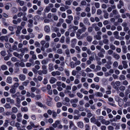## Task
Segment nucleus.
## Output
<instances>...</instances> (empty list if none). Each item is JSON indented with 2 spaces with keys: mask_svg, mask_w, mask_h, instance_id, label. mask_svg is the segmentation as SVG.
<instances>
[{
  "mask_svg": "<svg viewBox=\"0 0 130 130\" xmlns=\"http://www.w3.org/2000/svg\"><path fill=\"white\" fill-rule=\"evenodd\" d=\"M56 105L57 107L60 108L62 106V104L61 102H58L56 103Z\"/></svg>",
  "mask_w": 130,
  "mask_h": 130,
  "instance_id": "nucleus-42",
  "label": "nucleus"
},
{
  "mask_svg": "<svg viewBox=\"0 0 130 130\" xmlns=\"http://www.w3.org/2000/svg\"><path fill=\"white\" fill-rule=\"evenodd\" d=\"M98 55L99 57L102 58H103L104 57V55H103L101 52L99 53L98 54Z\"/></svg>",
  "mask_w": 130,
  "mask_h": 130,
  "instance_id": "nucleus-63",
  "label": "nucleus"
},
{
  "mask_svg": "<svg viewBox=\"0 0 130 130\" xmlns=\"http://www.w3.org/2000/svg\"><path fill=\"white\" fill-rule=\"evenodd\" d=\"M114 15H116V18H118L120 17V15L118 14V12L116 10H113L112 13H111L109 15L110 17H113Z\"/></svg>",
  "mask_w": 130,
  "mask_h": 130,
  "instance_id": "nucleus-2",
  "label": "nucleus"
},
{
  "mask_svg": "<svg viewBox=\"0 0 130 130\" xmlns=\"http://www.w3.org/2000/svg\"><path fill=\"white\" fill-rule=\"evenodd\" d=\"M19 79L22 81L24 80L26 78L25 76L22 74L19 75Z\"/></svg>",
  "mask_w": 130,
  "mask_h": 130,
  "instance_id": "nucleus-11",
  "label": "nucleus"
},
{
  "mask_svg": "<svg viewBox=\"0 0 130 130\" xmlns=\"http://www.w3.org/2000/svg\"><path fill=\"white\" fill-rule=\"evenodd\" d=\"M73 0H68L66 1L65 2V4L68 5H70L71 4V3L73 2Z\"/></svg>",
  "mask_w": 130,
  "mask_h": 130,
  "instance_id": "nucleus-23",
  "label": "nucleus"
},
{
  "mask_svg": "<svg viewBox=\"0 0 130 130\" xmlns=\"http://www.w3.org/2000/svg\"><path fill=\"white\" fill-rule=\"evenodd\" d=\"M77 40L76 39H74L71 40V43L73 44H75L76 43Z\"/></svg>",
  "mask_w": 130,
  "mask_h": 130,
  "instance_id": "nucleus-54",
  "label": "nucleus"
},
{
  "mask_svg": "<svg viewBox=\"0 0 130 130\" xmlns=\"http://www.w3.org/2000/svg\"><path fill=\"white\" fill-rule=\"evenodd\" d=\"M95 95L97 97H102L103 96V94L100 92H98L95 93Z\"/></svg>",
  "mask_w": 130,
  "mask_h": 130,
  "instance_id": "nucleus-22",
  "label": "nucleus"
},
{
  "mask_svg": "<svg viewBox=\"0 0 130 130\" xmlns=\"http://www.w3.org/2000/svg\"><path fill=\"white\" fill-rule=\"evenodd\" d=\"M76 95L79 98H82L83 97V95L79 92H77L76 93Z\"/></svg>",
  "mask_w": 130,
  "mask_h": 130,
  "instance_id": "nucleus-47",
  "label": "nucleus"
},
{
  "mask_svg": "<svg viewBox=\"0 0 130 130\" xmlns=\"http://www.w3.org/2000/svg\"><path fill=\"white\" fill-rule=\"evenodd\" d=\"M87 40L88 42H91L92 40V37L90 36H88L87 37Z\"/></svg>",
  "mask_w": 130,
  "mask_h": 130,
  "instance_id": "nucleus-46",
  "label": "nucleus"
},
{
  "mask_svg": "<svg viewBox=\"0 0 130 130\" xmlns=\"http://www.w3.org/2000/svg\"><path fill=\"white\" fill-rule=\"evenodd\" d=\"M95 5L96 7L97 8H98L100 7V4L99 3H95Z\"/></svg>",
  "mask_w": 130,
  "mask_h": 130,
  "instance_id": "nucleus-62",
  "label": "nucleus"
},
{
  "mask_svg": "<svg viewBox=\"0 0 130 130\" xmlns=\"http://www.w3.org/2000/svg\"><path fill=\"white\" fill-rule=\"evenodd\" d=\"M12 87V88L10 89V92L11 93L13 94L15 92L16 89L15 88L13 87Z\"/></svg>",
  "mask_w": 130,
  "mask_h": 130,
  "instance_id": "nucleus-25",
  "label": "nucleus"
},
{
  "mask_svg": "<svg viewBox=\"0 0 130 130\" xmlns=\"http://www.w3.org/2000/svg\"><path fill=\"white\" fill-rule=\"evenodd\" d=\"M12 112H13L16 113L18 111V109L17 107H14L12 108Z\"/></svg>",
  "mask_w": 130,
  "mask_h": 130,
  "instance_id": "nucleus-31",
  "label": "nucleus"
},
{
  "mask_svg": "<svg viewBox=\"0 0 130 130\" xmlns=\"http://www.w3.org/2000/svg\"><path fill=\"white\" fill-rule=\"evenodd\" d=\"M85 111L87 113V117L88 118H90L93 116V114L91 113V111L88 109H85Z\"/></svg>",
  "mask_w": 130,
  "mask_h": 130,
  "instance_id": "nucleus-8",
  "label": "nucleus"
},
{
  "mask_svg": "<svg viewBox=\"0 0 130 130\" xmlns=\"http://www.w3.org/2000/svg\"><path fill=\"white\" fill-rule=\"evenodd\" d=\"M96 9L94 6H92V7L91 9V11L92 14H94L96 12Z\"/></svg>",
  "mask_w": 130,
  "mask_h": 130,
  "instance_id": "nucleus-38",
  "label": "nucleus"
},
{
  "mask_svg": "<svg viewBox=\"0 0 130 130\" xmlns=\"http://www.w3.org/2000/svg\"><path fill=\"white\" fill-rule=\"evenodd\" d=\"M78 101V99L77 98H75L74 99H73L71 100V103H77V102Z\"/></svg>",
  "mask_w": 130,
  "mask_h": 130,
  "instance_id": "nucleus-40",
  "label": "nucleus"
},
{
  "mask_svg": "<svg viewBox=\"0 0 130 130\" xmlns=\"http://www.w3.org/2000/svg\"><path fill=\"white\" fill-rule=\"evenodd\" d=\"M8 37L7 36H2L0 37V40L1 41H3L5 40L7 42L8 40Z\"/></svg>",
  "mask_w": 130,
  "mask_h": 130,
  "instance_id": "nucleus-4",
  "label": "nucleus"
},
{
  "mask_svg": "<svg viewBox=\"0 0 130 130\" xmlns=\"http://www.w3.org/2000/svg\"><path fill=\"white\" fill-rule=\"evenodd\" d=\"M108 15H109L108 13L106 12L105 13L104 16V18L105 19H108Z\"/></svg>",
  "mask_w": 130,
  "mask_h": 130,
  "instance_id": "nucleus-49",
  "label": "nucleus"
},
{
  "mask_svg": "<svg viewBox=\"0 0 130 130\" xmlns=\"http://www.w3.org/2000/svg\"><path fill=\"white\" fill-rule=\"evenodd\" d=\"M29 23L28 24V26L29 27H32L33 25V21L31 19H29L28 20Z\"/></svg>",
  "mask_w": 130,
  "mask_h": 130,
  "instance_id": "nucleus-14",
  "label": "nucleus"
},
{
  "mask_svg": "<svg viewBox=\"0 0 130 130\" xmlns=\"http://www.w3.org/2000/svg\"><path fill=\"white\" fill-rule=\"evenodd\" d=\"M122 63L123 65V67L124 69H126L127 68L128 66L127 64V62L126 61L123 60L122 61Z\"/></svg>",
  "mask_w": 130,
  "mask_h": 130,
  "instance_id": "nucleus-16",
  "label": "nucleus"
},
{
  "mask_svg": "<svg viewBox=\"0 0 130 130\" xmlns=\"http://www.w3.org/2000/svg\"><path fill=\"white\" fill-rule=\"evenodd\" d=\"M118 104L119 106L121 107L123 104V100L122 99H120L118 102Z\"/></svg>",
  "mask_w": 130,
  "mask_h": 130,
  "instance_id": "nucleus-24",
  "label": "nucleus"
},
{
  "mask_svg": "<svg viewBox=\"0 0 130 130\" xmlns=\"http://www.w3.org/2000/svg\"><path fill=\"white\" fill-rule=\"evenodd\" d=\"M1 54L2 56H4L6 55V53L5 51H3L1 52Z\"/></svg>",
  "mask_w": 130,
  "mask_h": 130,
  "instance_id": "nucleus-50",
  "label": "nucleus"
},
{
  "mask_svg": "<svg viewBox=\"0 0 130 130\" xmlns=\"http://www.w3.org/2000/svg\"><path fill=\"white\" fill-rule=\"evenodd\" d=\"M64 101L66 102L64 103V101H63V103H64V104L65 105H68L67 103H69L70 101V100L69 98L66 97L64 98Z\"/></svg>",
  "mask_w": 130,
  "mask_h": 130,
  "instance_id": "nucleus-19",
  "label": "nucleus"
},
{
  "mask_svg": "<svg viewBox=\"0 0 130 130\" xmlns=\"http://www.w3.org/2000/svg\"><path fill=\"white\" fill-rule=\"evenodd\" d=\"M75 49L77 51L78 53H80V52L81 50L79 47L78 46H76L75 47Z\"/></svg>",
  "mask_w": 130,
  "mask_h": 130,
  "instance_id": "nucleus-58",
  "label": "nucleus"
},
{
  "mask_svg": "<svg viewBox=\"0 0 130 130\" xmlns=\"http://www.w3.org/2000/svg\"><path fill=\"white\" fill-rule=\"evenodd\" d=\"M51 74L52 76H55L56 75H59L61 74V73L58 71H54L52 72Z\"/></svg>",
  "mask_w": 130,
  "mask_h": 130,
  "instance_id": "nucleus-7",
  "label": "nucleus"
},
{
  "mask_svg": "<svg viewBox=\"0 0 130 130\" xmlns=\"http://www.w3.org/2000/svg\"><path fill=\"white\" fill-rule=\"evenodd\" d=\"M40 18V17L39 15H37L35 16L34 18V20L35 21H38Z\"/></svg>",
  "mask_w": 130,
  "mask_h": 130,
  "instance_id": "nucleus-45",
  "label": "nucleus"
},
{
  "mask_svg": "<svg viewBox=\"0 0 130 130\" xmlns=\"http://www.w3.org/2000/svg\"><path fill=\"white\" fill-rule=\"evenodd\" d=\"M120 90L122 91H124L125 89V87L123 86H121L119 87Z\"/></svg>",
  "mask_w": 130,
  "mask_h": 130,
  "instance_id": "nucleus-52",
  "label": "nucleus"
},
{
  "mask_svg": "<svg viewBox=\"0 0 130 130\" xmlns=\"http://www.w3.org/2000/svg\"><path fill=\"white\" fill-rule=\"evenodd\" d=\"M88 34L87 33H85L84 34H83L80 37V39H83Z\"/></svg>",
  "mask_w": 130,
  "mask_h": 130,
  "instance_id": "nucleus-30",
  "label": "nucleus"
},
{
  "mask_svg": "<svg viewBox=\"0 0 130 130\" xmlns=\"http://www.w3.org/2000/svg\"><path fill=\"white\" fill-rule=\"evenodd\" d=\"M113 55L114 57L117 59H119L120 57V56L118 54L115 53H113Z\"/></svg>",
  "mask_w": 130,
  "mask_h": 130,
  "instance_id": "nucleus-20",
  "label": "nucleus"
},
{
  "mask_svg": "<svg viewBox=\"0 0 130 130\" xmlns=\"http://www.w3.org/2000/svg\"><path fill=\"white\" fill-rule=\"evenodd\" d=\"M108 130H113L114 129L113 127L111 126H109L107 127Z\"/></svg>",
  "mask_w": 130,
  "mask_h": 130,
  "instance_id": "nucleus-64",
  "label": "nucleus"
},
{
  "mask_svg": "<svg viewBox=\"0 0 130 130\" xmlns=\"http://www.w3.org/2000/svg\"><path fill=\"white\" fill-rule=\"evenodd\" d=\"M84 120L87 123H89V119L87 117H85L84 118Z\"/></svg>",
  "mask_w": 130,
  "mask_h": 130,
  "instance_id": "nucleus-60",
  "label": "nucleus"
},
{
  "mask_svg": "<svg viewBox=\"0 0 130 130\" xmlns=\"http://www.w3.org/2000/svg\"><path fill=\"white\" fill-rule=\"evenodd\" d=\"M115 84V83L114 82H112L111 83V84L114 89H118V87L116 86Z\"/></svg>",
  "mask_w": 130,
  "mask_h": 130,
  "instance_id": "nucleus-36",
  "label": "nucleus"
},
{
  "mask_svg": "<svg viewBox=\"0 0 130 130\" xmlns=\"http://www.w3.org/2000/svg\"><path fill=\"white\" fill-rule=\"evenodd\" d=\"M5 46L7 48H9L11 47V45L9 43H6L5 44Z\"/></svg>",
  "mask_w": 130,
  "mask_h": 130,
  "instance_id": "nucleus-53",
  "label": "nucleus"
},
{
  "mask_svg": "<svg viewBox=\"0 0 130 130\" xmlns=\"http://www.w3.org/2000/svg\"><path fill=\"white\" fill-rule=\"evenodd\" d=\"M6 82L9 84L11 83H12V78L10 77H8L6 80Z\"/></svg>",
  "mask_w": 130,
  "mask_h": 130,
  "instance_id": "nucleus-26",
  "label": "nucleus"
},
{
  "mask_svg": "<svg viewBox=\"0 0 130 130\" xmlns=\"http://www.w3.org/2000/svg\"><path fill=\"white\" fill-rule=\"evenodd\" d=\"M84 23L85 24H88V25H90V23L89 22L88 20L86 18H85L84 20Z\"/></svg>",
  "mask_w": 130,
  "mask_h": 130,
  "instance_id": "nucleus-29",
  "label": "nucleus"
},
{
  "mask_svg": "<svg viewBox=\"0 0 130 130\" xmlns=\"http://www.w3.org/2000/svg\"><path fill=\"white\" fill-rule=\"evenodd\" d=\"M53 64L52 63H50L48 64V69L50 71H52L54 70Z\"/></svg>",
  "mask_w": 130,
  "mask_h": 130,
  "instance_id": "nucleus-17",
  "label": "nucleus"
},
{
  "mask_svg": "<svg viewBox=\"0 0 130 130\" xmlns=\"http://www.w3.org/2000/svg\"><path fill=\"white\" fill-rule=\"evenodd\" d=\"M48 62V59H44L42 60L41 62V63L43 65L46 64Z\"/></svg>",
  "mask_w": 130,
  "mask_h": 130,
  "instance_id": "nucleus-21",
  "label": "nucleus"
},
{
  "mask_svg": "<svg viewBox=\"0 0 130 130\" xmlns=\"http://www.w3.org/2000/svg\"><path fill=\"white\" fill-rule=\"evenodd\" d=\"M13 55L15 56L18 57L20 59H21L23 57V55L22 54H19L16 52H14L13 53Z\"/></svg>",
  "mask_w": 130,
  "mask_h": 130,
  "instance_id": "nucleus-5",
  "label": "nucleus"
},
{
  "mask_svg": "<svg viewBox=\"0 0 130 130\" xmlns=\"http://www.w3.org/2000/svg\"><path fill=\"white\" fill-rule=\"evenodd\" d=\"M57 81V79L55 78L52 77L50 78L49 80L51 84L55 83Z\"/></svg>",
  "mask_w": 130,
  "mask_h": 130,
  "instance_id": "nucleus-9",
  "label": "nucleus"
},
{
  "mask_svg": "<svg viewBox=\"0 0 130 130\" xmlns=\"http://www.w3.org/2000/svg\"><path fill=\"white\" fill-rule=\"evenodd\" d=\"M122 51L124 53L127 52V47L126 46H123L122 47Z\"/></svg>",
  "mask_w": 130,
  "mask_h": 130,
  "instance_id": "nucleus-28",
  "label": "nucleus"
},
{
  "mask_svg": "<svg viewBox=\"0 0 130 130\" xmlns=\"http://www.w3.org/2000/svg\"><path fill=\"white\" fill-rule=\"evenodd\" d=\"M9 121L8 120H5V122L4 124V126L6 127H7L8 125Z\"/></svg>",
  "mask_w": 130,
  "mask_h": 130,
  "instance_id": "nucleus-32",
  "label": "nucleus"
},
{
  "mask_svg": "<svg viewBox=\"0 0 130 130\" xmlns=\"http://www.w3.org/2000/svg\"><path fill=\"white\" fill-rule=\"evenodd\" d=\"M83 86L85 87L87 89L88 88L89 85L88 83H85L83 84Z\"/></svg>",
  "mask_w": 130,
  "mask_h": 130,
  "instance_id": "nucleus-57",
  "label": "nucleus"
},
{
  "mask_svg": "<svg viewBox=\"0 0 130 130\" xmlns=\"http://www.w3.org/2000/svg\"><path fill=\"white\" fill-rule=\"evenodd\" d=\"M1 69L3 70H5L8 69V67L6 65L3 64L1 66Z\"/></svg>",
  "mask_w": 130,
  "mask_h": 130,
  "instance_id": "nucleus-27",
  "label": "nucleus"
},
{
  "mask_svg": "<svg viewBox=\"0 0 130 130\" xmlns=\"http://www.w3.org/2000/svg\"><path fill=\"white\" fill-rule=\"evenodd\" d=\"M103 42L105 44H108L109 40L107 39H104L103 40Z\"/></svg>",
  "mask_w": 130,
  "mask_h": 130,
  "instance_id": "nucleus-48",
  "label": "nucleus"
},
{
  "mask_svg": "<svg viewBox=\"0 0 130 130\" xmlns=\"http://www.w3.org/2000/svg\"><path fill=\"white\" fill-rule=\"evenodd\" d=\"M21 110L22 111L27 112L28 111V108L27 107H22Z\"/></svg>",
  "mask_w": 130,
  "mask_h": 130,
  "instance_id": "nucleus-41",
  "label": "nucleus"
},
{
  "mask_svg": "<svg viewBox=\"0 0 130 130\" xmlns=\"http://www.w3.org/2000/svg\"><path fill=\"white\" fill-rule=\"evenodd\" d=\"M69 127L70 129H72L73 130H76L77 129V127L75 125L74 123L72 121H69Z\"/></svg>",
  "mask_w": 130,
  "mask_h": 130,
  "instance_id": "nucleus-3",
  "label": "nucleus"
},
{
  "mask_svg": "<svg viewBox=\"0 0 130 130\" xmlns=\"http://www.w3.org/2000/svg\"><path fill=\"white\" fill-rule=\"evenodd\" d=\"M65 72L67 76H69L70 75V72L68 70L65 69Z\"/></svg>",
  "mask_w": 130,
  "mask_h": 130,
  "instance_id": "nucleus-55",
  "label": "nucleus"
},
{
  "mask_svg": "<svg viewBox=\"0 0 130 130\" xmlns=\"http://www.w3.org/2000/svg\"><path fill=\"white\" fill-rule=\"evenodd\" d=\"M44 31L47 33L49 32L50 31V29L49 26L48 25H46L44 28Z\"/></svg>",
  "mask_w": 130,
  "mask_h": 130,
  "instance_id": "nucleus-13",
  "label": "nucleus"
},
{
  "mask_svg": "<svg viewBox=\"0 0 130 130\" xmlns=\"http://www.w3.org/2000/svg\"><path fill=\"white\" fill-rule=\"evenodd\" d=\"M63 123L65 124H67L68 123L67 120L65 118H63L62 119Z\"/></svg>",
  "mask_w": 130,
  "mask_h": 130,
  "instance_id": "nucleus-61",
  "label": "nucleus"
},
{
  "mask_svg": "<svg viewBox=\"0 0 130 130\" xmlns=\"http://www.w3.org/2000/svg\"><path fill=\"white\" fill-rule=\"evenodd\" d=\"M92 27L94 28L95 30L98 31L100 30V28L97 26V25L96 24L94 23L92 25Z\"/></svg>",
  "mask_w": 130,
  "mask_h": 130,
  "instance_id": "nucleus-18",
  "label": "nucleus"
},
{
  "mask_svg": "<svg viewBox=\"0 0 130 130\" xmlns=\"http://www.w3.org/2000/svg\"><path fill=\"white\" fill-rule=\"evenodd\" d=\"M20 124L18 122H16L15 124V126L17 127V129L18 130V129H19L21 127L20 126Z\"/></svg>",
  "mask_w": 130,
  "mask_h": 130,
  "instance_id": "nucleus-43",
  "label": "nucleus"
},
{
  "mask_svg": "<svg viewBox=\"0 0 130 130\" xmlns=\"http://www.w3.org/2000/svg\"><path fill=\"white\" fill-rule=\"evenodd\" d=\"M90 121L91 123L96 124L98 127H100L101 125V122L96 119L94 117H93L91 118Z\"/></svg>",
  "mask_w": 130,
  "mask_h": 130,
  "instance_id": "nucleus-1",
  "label": "nucleus"
},
{
  "mask_svg": "<svg viewBox=\"0 0 130 130\" xmlns=\"http://www.w3.org/2000/svg\"><path fill=\"white\" fill-rule=\"evenodd\" d=\"M118 62L117 61H115L113 64V67L115 68H117L118 67Z\"/></svg>",
  "mask_w": 130,
  "mask_h": 130,
  "instance_id": "nucleus-44",
  "label": "nucleus"
},
{
  "mask_svg": "<svg viewBox=\"0 0 130 130\" xmlns=\"http://www.w3.org/2000/svg\"><path fill=\"white\" fill-rule=\"evenodd\" d=\"M120 80H124L125 79V76L123 75H121L119 78Z\"/></svg>",
  "mask_w": 130,
  "mask_h": 130,
  "instance_id": "nucleus-37",
  "label": "nucleus"
},
{
  "mask_svg": "<svg viewBox=\"0 0 130 130\" xmlns=\"http://www.w3.org/2000/svg\"><path fill=\"white\" fill-rule=\"evenodd\" d=\"M16 103L15 104L16 106L18 107H20V104L21 102V100L19 98H17L16 99Z\"/></svg>",
  "mask_w": 130,
  "mask_h": 130,
  "instance_id": "nucleus-6",
  "label": "nucleus"
},
{
  "mask_svg": "<svg viewBox=\"0 0 130 130\" xmlns=\"http://www.w3.org/2000/svg\"><path fill=\"white\" fill-rule=\"evenodd\" d=\"M20 50L21 51V52L22 53H24L25 51H27L28 50V49L27 48L25 47L24 48H22V49Z\"/></svg>",
  "mask_w": 130,
  "mask_h": 130,
  "instance_id": "nucleus-33",
  "label": "nucleus"
},
{
  "mask_svg": "<svg viewBox=\"0 0 130 130\" xmlns=\"http://www.w3.org/2000/svg\"><path fill=\"white\" fill-rule=\"evenodd\" d=\"M27 8L26 7L24 6L22 7V11L23 12H25L27 11Z\"/></svg>",
  "mask_w": 130,
  "mask_h": 130,
  "instance_id": "nucleus-56",
  "label": "nucleus"
},
{
  "mask_svg": "<svg viewBox=\"0 0 130 130\" xmlns=\"http://www.w3.org/2000/svg\"><path fill=\"white\" fill-rule=\"evenodd\" d=\"M78 127L81 128H83L84 126L83 123L81 121L78 122L77 124Z\"/></svg>",
  "mask_w": 130,
  "mask_h": 130,
  "instance_id": "nucleus-12",
  "label": "nucleus"
},
{
  "mask_svg": "<svg viewBox=\"0 0 130 130\" xmlns=\"http://www.w3.org/2000/svg\"><path fill=\"white\" fill-rule=\"evenodd\" d=\"M65 37L62 36L61 37L60 40V42L62 43H63L64 41Z\"/></svg>",
  "mask_w": 130,
  "mask_h": 130,
  "instance_id": "nucleus-59",
  "label": "nucleus"
},
{
  "mask_svg": "<svg viewBox=\"0 0 130 130\" xmlns=\"http://www.w3.org/2000/svg\"><path fill=\"white\" fill-rule=\"evenodd\" d=\"M7 102H9L12 104H14V101L13 99H11L10 98H6Z\"/></svg>",
  "mask_w": 130,
  "mask_h": 130,
  "instance_id": "nucleus-15",
  "label": "nucleus"
},
{
  "mask_svg": "<svg viewBox=\"0 0 130 130\" xmlns=\"http://www.w3.org/2000/svg\"><path fill=\"white\" fill-rule=\"evenodd\" d=\"M51 10V8L49 6H46L45 9V11L46 12H48Z\"/></svg>",
  "mask_w": 130,
  "mask_h": 130,
  "instance_id": "nucleus-39",
  "label": "nucleus"
},
{
  "mask_svg": "<svg viewBox=\"0 0 130 130\" xmlns=\"http://www.w3.org/2000/svg\"><path fill=\"white\" fill-rule=\"evenodd\" d=\"M17 120L18 122H20L21 121V118L22 116L21 113H19L17 115Z\"/></svg>",
  "mask_w": 130,
  "mask_h": 130,
  "instance_id": "nucleus-10",
  "label": "nucleus"
},
{
  "mask_svg": "<svg viewBox=\"0 0 130 130\" xmlns=\"http://www.w3.org/2000/svg\"><path fill=\"white\" fill-rule=\"evenodd\" d=\"M12 5L11 4L8 3L7 4V5H6L5 6V8L6 10H8L9 9V7L12 6Z\"/></svg>",
  "mask_w": 130,
  "mask_h": 130,
  "instance_id": "nucleus-35",
  "label": "nucleus"
},
{
  "mask_svg": "<svg viewBox=\"0 0 130 130\" xmlns=\"http://www.w3.org/2000/svg\"><path fill=\"white\" fill-rule=\"evenodd\" d=\"M36 105H38L39 106L41 107H43V104L39 102H36Z\"/></svg>",
  "mask_w": 130,
  "mask_h": 130,
  "instance_id": "nucleus-51",
  "label": "nucleus"
},
{
  "mask_svg": "<svg viewBox=\"0 0 130 130\" xmlns=\"http://www.w3.org/2000/svg\"><path fill=\"white\" fill-rule=\"evenodd\" d=\"M4 107L6 108H11V106L8 103H6L4 106Z\"/></svg>",
  "mask_w": 130,
  "mask_h": 130,
  "instance_id": "nucleus-34",
  "label": "nucleus"
}]
</instances>
